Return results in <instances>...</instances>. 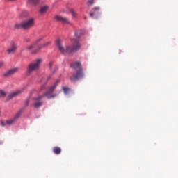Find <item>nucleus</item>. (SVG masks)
Instances as JSON below:
<instances>
[{"label":"nucleus","mask_w":178,"mask_h":178,"mask_svg":"<svg viewBox=\"0 0 178 178\" xmlns=\"http://www.w3.org/2000/svg\"><path fill=\"white\" fill-rule=\"evenodd\" d=\"M71 67L72 69H74V70H76V73L70 76V80H71V81H77V80H80V79H83V77H84V72L83 71V67L80 62L76 61L72 63Z\"/></svg>","instance_id":"f03ea898"},{"label":"nucleus","mask_w":178,"mask_h":178,"mask_svg":"<svg viewBox=\"0 0 178 178\" xmlns=\"http://www.w3.org/2000/svg\"><path fill=\"white\" fill-rule=\"evenodd\" d=\"M58 84H59V81H56L54 85L49 87L48 90L43 95L44 97H47L49 99H50L51 98H55L57 95L52 92H54L55 90H56Z\"/></svg>","instance_id":"20e7f679"},{"label":"nucleus","mask_w":178,"mask_h":178,"mask_svg":"<svg viewBox=\"0 0 178 178\" xmlns=\"http://www.w3.org/2000/svg\"><path fill=\"white\" fill-rule=\"evenodd\" d=\"M99 9H101V8H99V7H94L93 8V10H94L95 13H97V12H99Z\"/></svg>","instance_id":"393cba45"},{"label":"nucleus","mask_w":178,"mask_h":178,"mask_svg":"<svg viewBox=\"0 0 178 178\" xmlns=\"http://www.w3.org/2000/svg\"><path fill=\"white\" fill-rule=\"evenodd\" d=\"M94 1L95 0H89L88 1V5H94Z\"/></svg>","instance_id":"a878e982"},{"label":"nucleus","mask_w":178,"mask_h":178,"mask_svg":"<svg viewBox=\"0 0 178 178\" xmlns=\"http://www.w3.org/2000/svg\"><path fill=\"white\" fill-rule=\"evenodd\" d=\"M90 16L91 17H92V16H94V13H90Z\"/></svg>","instance_id":"7c9ffc66"},{"label":"nucleus","mask_w":178,"mask_h":178,"mask_svg":"<svg viewBox=\"0 0 178 178\" xmlns=\"http://www.w3.org/2000/svg\"><path fill=\"white\" fill-rule=\"evenodd\" d=\"M23 22L15 24V29H23Z\"/></svg>","instance_id":"aec40b11"},{"label":"nucleus","mask_w":178,"mask_h":178,"mask_svg":"<svg viewBox=\"0 0 178 178\" xmlns=\"http://www.w3.org/2000/svg\"><path fill=\"white\" fill-rule=\"evenodd\" d=\"M44 97H45L44 95L39 96L38 97H35L33 98V106L34 108H35V109L38 108H41V106H42V98H44Z\"/></svg>","instance_id":"423d86ee"},{"label":"nucleus","mask_w":178,"mask_h":178,"mask_svg":"<svg viewBox=\"0 0 178 178\" xmlns=\"http://www.w3.org/2000/svg\"><path fill=\"white\" fill-rule=\"evenodd\" d=\"M34 48H35V44H34V43H33V44L27 46L26 47V51H31V49H34Z\"/></svg>","instance_id":"6ab92c4d"},{"label":"nucleus","mask_w":178,"mask_h":178,"mask_svg":"<svg viewBox=\"0 0 178 178\" xmlns=\"http://www.w3.org/2000/svg\"><path fill=\"white\" fill-rule=\"evenodd\" d=\"M5 97H6V92L3 90H0V97L3 98Z\"/></svg>","instance_id":"4be33fe9"},{"label":"nucleus","mask_w":178,"mask_h":178,"mask_svg":"<svg viewBox=\"0 0 178 178\" xmlns=\"http://www.w3.org/2000/svg\"><path fill=\"white\" fill-rule=\"evenodd\" d=\"M27 2L31 6H37L40 3V0H27Z\"/></svg>","instance_id":"ddd939ff"},{"label":"nucleus","mask_w":178,"mask_h":178,"mask_svg":"<svg viewBox=\"0 0 178 178\" xmlns=\"http://www.w3.org/2000/svg\"><path fill=\"white\" fill-rule=\"evenodd\" d=\"M56 46L57 49H58L61 54L65 55V54H73V52L79 51L81 44L78 40L74 39L72 40V46H67L66 48H65V46H63V42L61 39L57 38L56 40Z\"/></svg>","instance_id":"f257e3e1"},{"label":"nucleus","mask_w":178,"mask_h":178,"mask_svg":"<svg viewBox=\"0 0 178 178\" xmlns=\"http://www.w3.org/2000/svg\"><path fill=\"white\" fill-rule=\"evenodd\" d=\"M62 88H63V90L64 91L65 94H69V91H70V88L63 86Z\"/></svg>","instance_id":"412c9836"},{"label":"nucleus","mask_w":178,"mask_h":178,"mask_svg":"<svg viewBox=\"0 0 178 178\" xmlns=\"http://www.w3.org/2000/svg\"><path fill=\"white\" fill-rule=\"evenodd\" d=\"M16 51H17V43L13 41L10 42V47L7 49V54H8V55L13 54Z\"/></svg>","instance_id":"0eeeda50"},{"label":"nucleus","mask_w":178,"mask_h":178,"mask_svg":"<svg viewBox=\"0 0 178 178\" xmlns=\"http://www.w3.org/2000/svg\"><path fill=\"white\" fill-rule=\"evenodd\" d=\"M9 1H10V2H13V1H15V0H9Z\"/></svg>","instance_id":"2f4dec72"},{"label":"nucleus","mask_w":178,"mask_h":178,"mask_svg":"<svg viewBox=\"0 0 178 178\" xmlns=\"http://www.w3.org/2000/svg\"><path fill=\"white\" fill-rule=\"evenodd\" d=\"M70 12L73 17H77V14H76V12H74V10H71Z\"/></svg>","instance_id":"b1692460"},{"label":"nucleus","mask_w":178,"mask_h":178,"mask_svg":"<svg viewBox=\"0 0 178 178\" xmlns=\"http://www.w3.org/2000/svg\"><path fill=\"white\" fill-rule=\"evenodd\" d=\"M1 126H3V127H5V126H8V124L6 123V122H1Z\"/></svg>","instance_id":"c85d7f7f"},{"label":"nucleus","mask_w":178,"mask_h":178,"mask_svg":"<svg viewBox=\"0 0 178 178\" xmlns=\"http://www.w3.org/2000/svg\"><path fill=\"white\" fill-rule=\"evenodd\" d=\"M20 92H21L20 91L13 92V93L8 95L7 99L9 100V99H12V98H15V97H17V95H19Z\"/></svg>","instance_id":"f8f14e48"},{"label":"nucleus","mask_w":178,"mask_h":178,"mask_svg":"<svg viewBox=\"0 0 178 178\" xmlns=\"http://www.w3.org/2000/svg\"><path fill=\"white\" fill-rule=\"evenodd\" d=\"M17 72H19V67L11 68L3 74V76L10 77L11 76H13V74H15V73H17Z\"/></svg>","instance_id":"6e6552de"},{"label":"nucleus","mask_w":178,"mask_h":178,"mask_svg":"<svg viewBox=\"0 0 178 178\" xmlns=\"http://www.w3.org/2000/svg\"><path fill=\"white\" fill-rule=\"evenodd\" d=\"M42 64V58H38L35 61L29 63L27 67L28 73L31 74L33 72H36V70H38L41 67Z\"/></svg>","instance_id":"7ed1b4c3"},{"label":"nucleus","mask_w":178,"mask_h":178,"mask_svg":"<svg viewBox=\"0 0 178 178\" xmlns=\"http://www.w3.org/2000/svg\"><path fill=\"white\" fill-rule=\"evenodd\" d=\"M24 41H25V42L29 43V42H30V41H31V40L30 38H25Z\"/></svg>","instance_id":"cd10ccee"},{"label":"nucleus","mask_w":178,"mask_h":178,"mask_svg":"<svg viewBox=\"0 0 178 178\" xmlns=\"http://www.w3.org/2000/svg\"><path fill=\"white\" fill-rule=\"evenodd\" d=\"M0 144H2V143L0 142Z\"/></svg>","instance_id":"72a5a7b5"},{"label":"nucleus","mask_w":178,"mask_h":178,"mask_svg":"<svg viewBox=\"0 0 178 178\" xmlns=\"http://www.w3.org/2000/svg\"><path fill=\"white\" fill-rule=\"evenodd\" d=\"M51 41L44 42L42 44L40 45L35 51H32L31 54H37V52H38L39 51H41V49H42V48H46V47H49V45H51Z\"/></svg>","instance_id":"9d476101"},{"label":"nucleus","mask_w":178,"mask_h":178,"mask_svg":"<svg viewBox=\"0 0 178 178\" xmlns=\"http://www.w3.org/2000/svg\"><path fill=\"white\" fill-rule=\"evenodd\" d=\"M84 34V31L81 29H79L78 31H75V37L76 38H80V37H81V35Z\"/></svg>","instance_id":"2eb2a0df"},{"label":"nucleus","mask_w":178,"mask_h":178,"mask_svg":"<svg viewBox=\"0 0 178 178\" xmlns=\"http://www.w3.org/2000/svg\"><path fill=\"white\" fill-rule=\"evenodd\" d=\"M20 16L21 17H27V16H29V13H27V11H23Z\"/></svg>","instance_id":"5701e85b"},{"label":"nucleus","mask_w":178,"mask_h":178,"mask_svg":"<svg viewBox=\"0 0 178 178\" xmlns=\"http://www.w3.org/2000/svg\"><path fill=\"white\" fill-rule=\"evenodd\" d=\"M44 38H45L44 35H42L40 38H38L35 42H34V45H37L38 44H40V41H42V40H44Z\"/></svg>","instance_id":"f3484780"},{"label":"nucleus","mask_w":178,"mask_h":178,"mask_svg":"<svg viewBox=\"0 0 178 178\" xmlns=\"http://www.w3.org/2000/svg\"><path fill=\"white\" fill-rule=\"evenodd\" d=\"M34 18H29L22 22V29L24 30H29L32 27H34Z\"/></svg>","instance_id":"39448f33"},{"label":"nucleus","mask_w":178,"mask_h":178,"mask_svg":"<svg viewBox=\"0 0 178 178\" xmlns=\"http://www.w3.org/2000/svg\"><path fill=\"white\" fill-rule=\"evenodd\" d=\"M17 119H19V114H17L14 118L7 120L6 121L7 126H10V124H13V123H15V122H16Z\"/></svg>","instance_id":"9b49d317"},{"label":"nucleus","mask_w":178,"mask_h":178,"mask_svg":"<svg viewBox=\"0 0 178 178\" xmlns=\"http://www.w3.org/2000/svg\"><path fill=\"white\" fill-rule=\"evenodd\" d=\"M53 73H55V71H51Z\"/></svg>","instance_id":"473e14b6"},{"label":"nucleus","mask_w":178,"mask_h":178,"mask_svg":"<svg viewBox=\"0 0 178 178\" xmlns=\"http://www.w3.org/2000/svg\"><path fill=\"white\" fill-rule=\"evenodd\" d=\"M53 152L56 154V155H59L62 152V149L59 147H54L53 148Z\"/></svg>","instance_id":"4468645a"},{"label":"nucleus","mask_w":178,"mask_h":178,"mask_svg":"<svg viewBox=\"0 0 178 178\" xmlns=\"http://www.w3.org/2000/svg\"><path fill=\"white\" fill-rule=\"evenodd\" d=\"M55 19L56 20H57V22L63 23V24H70V21L68 19L67 17H62L60 15H56Z\"/></svg>","instance_id":"1a4fd4ad"},{"label":"nucleus","mask_w":178,"mask_h":178,"mask_svg":"<svg viewBox=\"0 0 178 178\" xmlns=\"http://www.w3.org/2000/svg\"><path fill=\"white\" fill-rule=\"evenodd\" d=\"M29 104H30V99H28L26 101V103H25V104L26 105V106H29Z\"/></svg>","instance_id":"c756f323"},{"label":"nucleus","mask_w":178,"mask_h":178,"mask_svg":"<svg viewBox=\"0 0 178 178\" xmlns=\"http://www.w3.org/2000/svg\"><path fill=\"white\" fill-rule=\"evenodd\" d=\"M5 65V62L3 61H0V69Z\"/></svg>","instance_id":"bb28decb"},{"label":"nucleus","mask_w":178,"mask_h":178,"mask_svg":"<svg viewBox=\"0 0 178 178\" xmlns=\"http://www.w3.org/2000/svg\"><path fill=\"white\" fill-rule=\"evenodd\" d=\"M49 67L50 70H52V69H54V67L55 68V70H58V68H56V67H55V65L54 64V61L49 62Z\"/></svg>","instance_id":"a211bd4d"},{"label":"nucleus","mask_w":178,"mask_h":178,"mask_svg":"<svg viewBox=\"0 0 178 178\" xmlns=\"http://www.w3.org/2000/svg\"><path fill=\"white\" fill-rule=\"evenodd\" d=\"M49 8V7H48L47 6H44L41 7L40 10V13H41V15H44V13H45Z\"/></svg>","instance_id":"dca6fc26"}]
</instances>
